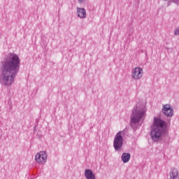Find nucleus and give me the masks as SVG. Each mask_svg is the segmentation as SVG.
Wrapping results in <instances>:
<instances>
[{
	"instance_id": "10",
	"label": "nucleus",
	"mask_w": 179,
	"mask_h": 179,
	"mask_svg": "<svg viewBox=\"0 0 179 179\" xmlns=\"http://www.w3.org/2000/svg\"><path fill=\"white\" fill-rule=\"evenodd\" d=\"M77 13L80 19L86 17V10L85 8H77Z\"/></svg>"
},
{
	"instance_id": "8",
	"label": "nucleus",
	"mask_w": 179,
	"mask_h": 179,
	"mask_svg": "<svg viewBox=\"0 0 179 179\" xmlns=\"http://www.w3.org/2000/svg\"><path fill=\"white\" fill-rule=\"evenodd\" d=\"M169 179H179L178 170L176 168H172L170 172Z\"/></svg>"
},
{
	"instance_id": "9",
	"label": "nucleus",
	"mask_w": 179,
	"mask_h": 179,
	"mask_svg": "<svg viewBox=\"0 0 179 179\" xmlns=\"http://www.w3.org/2000/svg\"><path fill=\"white\" fill-rule=\"evenodd\" d=\"M85 176L87 179H96L94 173L90 169L85 170Z\"/></svg>"
},
{
	"instance_id": "2",
	"label": "nucleus",
	"mask_w": 179,
	"mask_h": 179,
	"mask_svg": "<svg viewBox=\"0 0 179 179\" xmlns=\"http://www.w3.org/2000/svg\"><path fill=\"white\" fill-rule=\"evenodd\" d=\"M166 125V122L164 121L155 118L154 120V127L151 131V138L155 142L158 139H160V136H162V128H163Z\"/></svg>"
},
{
	"instance_id": "11",
	"label": "nucleus",
	"mask_w": 179,
	"mask_h": 179,
	"mask_svg": "<svg viewBox=\"0 0 179 179\" xmlns=\"http://www.w3.org/2000/svg\"><path fill=\"white\" fill-rule=\"evenodd\" d=\"M131 159V154L129 153H123L122 155V160L123 163H128Z\"/></svg>"
},
{
	"instance_id": "14",
	"label": "nucleus",
	"mask_w": 179,
	"mask_h": 179,
	"mask_svg": "<svg viewBox=\"0 0 179 179\" xmlns=\"http://www.w3.org/2000/svg\"><path fill=\"white\" fill-rule=\"evenodd\" d=\"M164 1H166V0H164Z\"/></svg>"
},
{
	"instance_id": "12",
	"label": "nucleus",
	"mask_w": 179,
	"mask_h": 179,
	"mask_svg": "<svg viewBox=\"0 0 179 179\" xmlns=\"http://www.w3.org/2000/svg\"><path fill=\"white\" fill-rule=\"evenodd\" d=\"M174 34H175V36H178L179 35V28H177L175 30Z\"/></svg>"
},
{
	"instance_id": "5",
	"label": "nucleus",
	"mask_w": 179,
	"mask_h": 179,
	"mask_svg": "<svg viewBox=\"0 0 179 179\" xmlns=\"http://www.w3.org/2000/svg\"><path fill=\"white\" fill-rule=\"evenodd\" d=\"M143 76V69L141 67H135L131 71V78L134 80H139Z\"/></svg>"
},
{
	"instance_id": "3",
	"label": "nucleus",
	"mask_w": 179,
	"mask_h": 179,
	"mask_svg": "<svg viewBox=\"0 0 179 179\" xmlns=\"http://www.w3.org/2000/svg\"><path fill=\"white\" fill-rule=\"evenodd\" d=\"M146 110L145 107L141 108L139 106L136 107L132 113L131 122V124H136L139 122L141 118H143L146 115Z\"/></svg>"
},
{
	"instance_id": "4",
	"label": "nucleus",
	"mask_w": 179,
	"mask_h": 179,
	"mask_svg": "<svg viewBox=\"0 0 179 179\" xmlns=\"http://www.w3.org/2000/svg\"><path fill=\"white\" fill-rule=\"evenodd\" d=\"M122 131L118 132L113 141V147L115 150H120L122 148Z\"/></svg>"
},
{
	"instance_id": "13",
	"label": "nucleus",
	"mask_w": 179,
	"mask_h": 179,
	"mask_svg": "<svg viewBox=\"0 0 179 179\" xmlns=\"http://www.w3.org/2000/svg\"><path fill=\"white\" fill-rule=\"evenodd\" d=\"M78 1L80 2V3H82L83 2H85V0H78Z\"/></svg>"
},
{
	"instance_id": "7",
	"label": "nucleus",
	"mask_w": 179,
	"mask_h": 179,
	"mask_svg": "<svg viewBox=\"0 0 179 179\" xmlns=\"http://www.w3.org/2000/svg\"><path fill=\"white\" fill-rule=\"evenodd\" d=\"M163 113L166 115V117H172L173 116V108H171V106L170 104H166L164 106L163 108Z\"/></svg>"
},
{
	"instance_id": "6",
	"label": "nucleus",
	"mask_w": 179,
	"mask_h": 179,
	"mask_svg": "<svg viewBox=\"0 0 179 179\" xmlns=\"http://www.w3.org/2000/svg\"><path fill=\"white\" fill-rule=\"evenodd\" d=\"M35 160L39 164H44L47 162V153L44 151H41L35 156Z\"/></svg>"
},
{
	"instance_id": "1",
	"label": "nucleus",
	"mask_w": 179,
	"mask_h": 179,
	"mask_svg": "<svg viewBox=\"0 0 179 179\" xmlns=\"http://www.w3.org/2000/svg\"><path fill=\"white\" fill-rule=\"evenodd\" d=\"M20 66V60L17 55L10 54L7 56L1 68V78L3 85L10 86L13 83V80L19 72Z\"/></svg>"
}]
</instances>
